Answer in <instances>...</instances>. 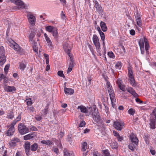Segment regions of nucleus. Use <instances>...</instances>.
Returning <instances> with one entry per match:
<instances>
[{
	"label": "nucleus",
	"mask_w": 156,
	"mask_h": 156,
	"mask_svg": "<svg viewBox=\"0 0 156 156\" xmlns=\"http://www.w3.org/2000/svg\"><path fill=\"white\" fill-rule=\"evenodd\" d=\"M93 118L97 126H100L102 123L101 119L97 109L96 108H93L92 112Z\"/></svg>",
	"instance_id": "nucleus-1"
},
{
	"label": "nucleus",
	"mask_w": 156,
	"mask_h": 156,
	"mask_svg": "<svg viewBox=\"0 0 156 156\" xmlns=\"http://www.w3.org/2000/svg\"><path fill=\"white\" fill-rule=\"evenodd\" d=\"M92 40L94 44L98 53V55L101 56L102 54L100 50L101 45L98 37L96 34H94L93 36Z\"/></svg>",
	"instance_id": "nucleus-2"
},
{
	"label": "nucleus",
	"mask_w": 156,
	"mask_h": 156,
	"mask_svg": "<svg viewBox=\"0 0 156 156\" xmlns=\"http://www.w3.org/2000/svg\"><path fill=\"white\" fill-rule=\"evenodd\" d=\"M18 129L19 132L21 135L24 134L29 132V129L28 128L22 123L19 124Z\"/></svg>",
	"instance_id": "nucleus-3"
},
{
	"label": "nucleus",
	"mask_w": 156,
	"mask_h": 156,
	"mask_svg": "<svg viewBox=\"0 0 156 156\" xmlns=\"http://www.w3.org/2000/svg\"><path fill=\"white\" fill-rule=\"evenodd\" d=\"M6 61L5 55L4 47L2 46L0 47V64L1 66L3 65Z\"/></svg>",
	"instance_id": "nucleus-4"
},
{
	"label": "nucleus",
	"mask_w": 156,
	"mask_h": 156,
	"mask_svg": "<svg viewBox=\"0 0 156 156\" xmlns=\"http://www.w3.org/2000/svg\"><path fill=\"white\" fill-rule=\"evenodd\" d=\"M113 126L117 130L120 131L124 126V123L121 121L116 120L114 122Z\"/></svg>",
	"instance_id": "nucleus-5"
},
{
	"label": "nucleus",
	"mask_w": 156,
	"mask_h": 156,
	"mask_svg": "<svg viewBox=\"0 0 156 156\" xmlns=\"http://www.w3.org/2000/svg\"><path fill=\"white\" fill-rule=\"evenodd\" d=\"M63 48L65 51L69 55L70 58H71V55L70 54V51L72 47L71 43L66 42L63 45Z\"/></svg>",
	"instance_id": "nucleus-6"
},
{
	"label": "nucleus",
	"mask_w": 156,
	"mask_h": 156,
	"mask_svg": "<svg viewBox=\"0 0 156 156\" xmlns=\"http://www.w3.org/2000/svg\"><path fill=\"white\" fill-rule=\"evenodd\" d=\"M10 1L18 6V9H23L26 8L23 2L20 0H10Z\"/></svg>",
	"instance_id": "nucleus-7"
},
{
	"label": "nucleus",
	"mask_w": 156,
	"mask_h": 156,
	"mask_svg": "<svg viewBox=\"0 0 156 156\" xmlns=\"http://www.w3.org/2000/svg\"><path fill=\"white\" fill-rule=\"evenodd\" d=\"M10 46L20 54H22L24 53V50L21 48L16 43H15L14 44H12Z\"/></svg>",
	"instance_id": "nucleus-8"
},
{
	"label": "nucleus",
	"mask_w": 156,
	"mask_h": 156,
	"mask_svg": "<svg viewBox=\"0 0 156 156\" xmlns=\"http://www.w3.org/2000/svg\"><path fill=\"white\" fill-rule=\"evenodd\" d=\"M27 17L30 23L32 26H34L36 21L35 16L31 12H29L27 14Z\"/></svg>",
	"instance_id": "nucleus-9"
},
{
	"label": "nucleus",
	"mask_w": 156,
	"mask_h": 156,
	"mask_svg": "<svg viewBox=\"0 0 156 156\" xmlns=\"http://www.w3.org/2000/svg\"><path fill=\"white\" fill-rule=\"evenodd\" d=\"M44 35L48 44V48L51 50L53 49L54 48V45L53 44L51 40L46 33H44Z\"/></svg>",
	"instance_id": "nucleus-10"
},
{
	"label": "nucleus",
	"mask_w": 156,
	"mask_h": 156,
	"mask_svg": "<svg viewBox=\"0 0 156 156\" xmlns=\"http://www.w3.org/2000/svg\"><path fill=\"white\" fill-rule=\"evenodd\" d=\"M129 139L132 143L135 144V145H137L138 143V140L136 136L133 133H131L129 136Z\"/></svg>",
	"instance_id": "nucleus-11"
},
{
	"label": "nucleus",
	"mask_w": 156,
	"mask_h": 156,
	"mask_svg": "<svg viewBox=\"0 0 156 156\" xmlns=\"http://www.w3.org/2000/svg\"><path fill=\"white\" fill-rule=\"evenodd\" d=\"M110 98L111 101L112 106L114 108L116 101V99L113 91L109 92Z\"/></svg>",
	"instance_id": "nucleus-12"
},
{
	"label": "nucleus",
	"mask_w": 156,
	"mask_h": 156,
	"mask_svg": "<svg viewBox=\"0 0 156 156\" xmlns=\"http://www.w3.org/2000/svg\"><path fill=\"white\" fill-rule=\"evenodd\" d=\"M110 98L111 101L112 106L114 108L116 101V99L113 91L109 92Z\"/></svg>",
	"instance_id": "nucleus-13"
},
{
	"label": "nucleus",
	"mask_w": 156,
	"mask_h": 156,
	"mask_svg": "<svg viewBox=\"0 0 156 156\" xmlns=\"http://www.w3.org/2000/svg\"><path fill=\"white\" fill-rule=\"evenodd\" d=\"M97 30L98 31L99 34L100 35L101 39L103 41V47L104 48H105V42L104 41L105 39V36L104 33L101 31V30L100 28L99 27H97Z\"/></svg>",
	"instance_id": "nucleus-14"
},
{
	"label": "nucleus",
	"mask_w": 156,
	"mask_h": 156,
	"mask_svg": "<svg viewBox=\"0 0 156 156\" xmlns=\"http://www.w3.org/2000/svg\"><path fill=\"white\" fill-rule=\"evenodd\" d=\"M14 125H12V123H11L10 127L8 130L7 132V135L8 136H10L13 135L15 130L14 127Z\"/></svg>",
	"instance_id": "nucleus-15"
},
{
	"label": "nucleus",
	"mask_w": 156,
	"mask_h": 156,
	"mask_svg": "<svg viewBox=\"0 0 156 156\" xmlns=\"http://www.w3.org/2000/svg\"><path fill=\"white\" fill-rule=\"evenodd\" d=\"M150 125L151 129H154L155 128L156 124V119H154V118H150Z\"/></svg>",
	"instance_id": "nucleus-16"
},
{
	"label": "nucleus",
	"mask_w": 156,
	"mask_h": 156,
	"mask_svg": "<svg viewBox=\"0 0 156 156\" xmlns=\"http://www.w3.org/2000/svg\"><path fill=\"white\" fill-rule=\"evenodd\" d=\"M116 83L118 87H119L121 90L124 91L126 90L124 86L122 84V80L119 79H118L116 81Z\"/></svg>",
	"instance_id": "nucleus-17"
},
{
	"label": "nucleus",
	"mask_w": 156,
	"mask_h": 156,
	"mask_svg": "<svg viewBox=\"0 0 156 156\" xmlns=\"http://www.w3.org/2000/svg\"><path fill=\"white\" fill-rule=\"evenodd\" d=\"M30 144L29 142H26L25 144V151L27 156L29 155L30 149Z\"/></svg>",
	"instance_id": "nucleus-18"
},
{
	"label": "nucleus",
	"mask_w": 156,
	"mask_h": 156,
	"mask_svg": "<svg viewBox=\"0 0 156 156\" xmlns=\"http://www.w3.org/2000/svg\"><path fill=\"white\" fill-rule=\"evenodd\" d=\"M94 7L96 8V10L99 12L102 13L103 12L102 7L99 4L97 1L95 2Z\"/></svg>",
	"instance_id": "nucleus-19"
},
{
	"label": "nucleus",
	"mask_w": 156,
	"mask_h": 156,
	"mask_svg": "<svg viewBox=\"0 0 156 156\" xmlns=\"http://www.w3.org/2000/svg\"><path fill=\"white\" fill-rule=\"evenodd\" d=\"M4 90L5 91L10 92L15 91L16 90V88L13 86H7L4 87Z\"/></svg>",
	"instance_id": "nucleus-20"
},
{
	"label": "nucleus",
	"mask_w": 156,
	"mask_h": 156,
	"mask_svg": "<svg viewBox=\"0 0 156 156\" xmlns=\"http://www.w3.org/2000/svg\"><path fill=\"white\" fill-rule=\"evenodd\" d=\"M64 91L66 94H72L74 93V90L71 88H67L65 86L64 88Z\"/></svg>",
	"instance_id": "nucleus-21"
},
{
	"label": "nucleus",
	"mask_w": 156,
	"mask_h": 156,
	"mask_svg": "<svg viewBox=\"0 0 156 156\" xmlns=\"http://www.w3.org/2000/svg\"><path fill=\"white\" fill-rule=\"evenodd\" d=\"M136 20L137 25L140 27H141L142 25V21L140 15H138L135 16Z\"/></svg>",
	"instance_id": "nucleus-22"
},
{
	"label": "nucleus",
	"mask_w": 156,
	"mask_h": 156,
	"mask_svg": "<svg viewBox=\"0 0 156 156\" xmlns=\"http://www.w3.org/2000/svg\"><path fill=\"white\" fill-rule=\"evenodd\" d=\"M144 40H140L139 42V44L141 52L142 54H143L144 53V44L143 41Z\"/></svg>",
	"instance_id": "nucleus-23"
},
{
	"label": "nucleus",
	"mask_w": 156,
	"mask_h": 156,
	"mask_svg": "<svg viewBox=\"0 0 156 156\" xmlns=\"http://www.w3.org/2000/svg\"><path fill=\"white\" fill-rule=\"evenodd\" d=\"M127 91L131 93L134 97H137L138 96V94L136 93L135 91L131 87L127 89Z\"/></svg>",
	"instance_id": "nucleus-24"
},
{
	"label": "nucleus",
	"mask_w": 156,
	"mask_h": 156,
	"mask_svg": "<svg viewBox=\"0 0 156 156\" xmlns=\"http://www.w3.org/2000/svg\"><path fill=\"white\" fill-rule=\"evenodd\" d=\"M140 40H144L143 41L144 44V43H145V50L147 52L149 48V44L147 42V40L145 37H144L143 38L140 39Z\"/></svg>",
	"instance_id": "nucleus-25"
},
{
	"label": "nucleus",
	"mask_w": 156,
	"mask_h": 156,
	"mask_svg": "<svg viewBox=\"0 0 156 156\" xmlns=\"http://www.w3.org/2000/svg\"><path fill=\"white\" fill-rule=\"evenodd\" d=\"M26 67V63L25 61H22L19 63V68L22 70H24Z\"/></svg>",
	"instance_id": "nucleus-26"
},
{
	"label": "nucleus",
	"mask_w": 156,
	"mask_h": 156,
	"mask_svg": "<svg viewBox=\"0 0 156 156\" xmlns=\"http://www.w3.org/2000/svg\"><path fill=\"white\" fill-rule=\"evenodd\" d=\"M128 77L129 78L134 77L133 72L132 70V67L131 66H129L128 68Z\"/></svg>",
	"instance_id": "nucleus-27"
},
{
	"label": "nucleus",
	"mask_w": 156,
	"mask_h": 156,
	"mask_svg": "<svg viewBox=\"0 0 156 156\" xmlns=\"http://www.w3.org/2000/svg\"><path fill=\"white\" fill-rule=\"evenodd\" d=\"M51 33L55 39H56L58 38V33L57 28L55 27L54 28Z\"/></svg>",
	"instance_id": "nucleus-28"
},
{
	"label": "nucleus",
	"mask_w": 156,
	"mask_h": 156,
	"mask_svg": "<svg viewBox=\"0 0 156 156\" xmlns=\"http://www.w3.org/2000/svg\"><path fill=\"white\" fill-rule=\"evenodd\" d=\"M78 109H80V111L82 112L86 113L87 112V109L83 105H81L78 106Z\"/></svg>",
	"instance_id": "nucleus-29"
},
{
	"label": "nucleus",
	"mask_w": 156,
	"mask_h": 156,
	"mask_svg": "<svg viewBox=\"0 0 156 156\" xmlns=\"http://www.w3.org/2000/svg\"><path fill=\"white\" fill-rule=\"evenodd\" d=\"M100 26L102 30L104 31L105 32L107 30V28L106 25L105 23L103 21H101L100 23Z\"/></svg>",
	"instance_id": "nucleus-30"
},
{
	"label": "nucleus",
	"mask_w": 156,
	"mask_h": 156,
	"mask_svg": "<svg viewBox=\"0 0 156 156\" xmlns=\"http://www.w3.org/2000/svg\"><path fill=\"white\" fill-rule=\"evenodd\" d=\"M41 143L43 144H45L47 145H50L53 144L52 141L50 140H43L41 141Z\"/></svg>",
	"instance_id": "nucleus-31"
},
{
	"label": "nucleus",
	"mask_w": 156,
	"mask_h": 156,
	"mask_svg": "<svg viewBox=\"0 0 156 156\" xmlns=\"http://www.w3.org/2000/svg\"><path fill=\"white\" fill-rule=\"evenodd\" d=\"M64 156H74V154L72 152H69L66 149L64 151Z\"/></svg>",
	"instance_id": "nucleus-32"
},
{
	"label": "nucleus",
	"mask_w": 156,
	"mask_h": 156,
	"mask_svg": "<svg viewBox=\"0 0 156 156\" xmlns=\"http://www.w3.org/2000/svg\"><path fill=\"white\" fill-rule=\"evenodd\" d=\"M81 150L83 151H85L87 149V144L86 142H83L82 143Z\"/></svg>",
	"instance_id": "nucleus-33"
},
{
	"label": "nucleus",
	"mask_w": 156,
	"mask_h": 156,
	"mask_svg": "<svg viewBox=\"0 0 156 156\" xmlns=\"http://www.w3.org/2000/svg\"><path fill=\"white\" fill-rule=\"evenodd\" d=\"M129 80L130 84L133 86H135L136 85V83L134 79V77H131L129 78Z\"/></svg>",
	"instance_id": "nucleus-34"
},
{
	"label": "nucleus",
	"mask_w": 156,
	"mask_h": 156,
	"mask_svg": "<svg viewBox=\"0 0 156 156\" xmlns=\"http://www.w3.org/2000/svg\"><path fill=\"white\" fill-rule=\"evenodd\" d=\"M110 146L113 149L117 148L118 146L117 143L115 141H113L110 144Z\"/></svg>",
	"instance_id": "nucleus-35"
},
{
	"label": "nucleus",
	"mask_w": 156,
	"mask_h": 156,
	"mask_svg": "<svg viewBox=\"0 0 156 156\" xmlns=\"http://www.w3.org/2000/svg\"><path fill=\"white\" fill-rule=\"evenodd\" d=\"M136 145L135 144H133V143L130 144L128 146V147L132 151H134L136 148Z\"/></svg>",
	"instance_id": "nucleus-36"
},
{
	"label": "nucleus",
	"mask_w": 156,
	"mask_h": 156,
	"mask_svg": "<svg viewBox=\"0 0 156 156\" xmlns=\"http://www.w3.org/2000/svg\"><path fill=\"white\" fill-rule=\"evenodd\" d=\"M21 119V115L20 114L17 117H16V119L14 120L12 122V125H15L17 122L19 121Z\"/></svg>",
	"instance_id": "nucleus-37"
},
{
	"label": "nucleus",
	"mask_w": 156,
	"mask_h": 156,
	"mask_svg": "<svg viewBox=\"0 0 156 156\" xmlns=\"http://www.w3.org/2000/svg\"><path fill=\"white\" fill-rule=\"evenodd\" d=\"M122 66V63L118 61L116 63L115 67L116 69H121Z\"/></svg>",
	"instance_id": "nucleus-38"
},
{
	"label": "nucleus",
	"mask_w": 156,
	"mask_h": 156,
	"mask_svg": "<svg viewBox=\"0 0 156 156\" xmlns=\"http://www.w3.org/2000/svg\"><path fill=\"white\" fill-rule=\"evenodd\" d=\"M37 143H34L30 147V150L32 151H35L37 149Z\"/></svg>",
	"instance_id": "nucleus-39"
},
{
	"label": "nucleus",
	"mask_w": 156,
	"mask_h": 156,
	"mask_svg": "<svg viewBox=\"0 0 156 156\" xmlns=\"http://www.w3.org/2000/svg\"><path fill=\"white\" fill-rule=\"evenodd\" d=\"M107 87L108 89V92L113 91L112 89V86L109 82H107L106 83Z\"/></svg>",
	"instance_id": "nucleus-40"
},
{
	"label": "nucleus",
	"mask_w": 156,
	"mask_h": 156,
	"mask_svg": "<svg viewBox=\"0 0 156 156\" xmlns=\"http://www.w3.org/2000/svg\"><path fill=\"white\" fill-rule=\"evenodd\" d=\"M14 117L13 113L12 112L7 113L6 117L8 119H12Z\"/></svg>",
	"instance_id": "nucleus-41"
},
{
	"label": "nucleus",
	"mask_w": 156,
	"mask_h": 156,
	"mask_svg": "<svg viewBox=\"0 0 156 156\" xmlns=\"http://www.w3.org/2000/svg\"><path fill=\"white\" fill-rule=\"evenodd\" d=\"M55 28V27H54L52 26H48L46 27L45 29L48 32L51 33V32L53 31V29Z\"/></svg>",
	"instance_id": "nucleus-42"
},
{
	"label": "nucleus",
	"mask_w": 156,
	"mask_h": 156,
	"mask_svg": "<svg viewBox=\"0 0 156 156\" xmlns=\"http://www.w3.org/2000/svg\"><path fill=\"white\" fill-rule=\"evenodd\" d=\"M33 136L32 134H29L24 136V140H28L32 138Z\"/></svg>",
	"instance_id": "nucleus-43"
},
{
	"label": "nucleus",
	"mask_w": 156,
	"mask_h": 156,
	"mask_svg": "<svg viewBox=\"0 0 156 156\" xmlns=\"http://www.w3.org/2000/svg\"><path fill=\"white\" fill-rule=\"evenodd\" d=\"M151 118H154V119H156V108H155L152 112L151 114Z\"/></svg>",
	"instance_id": "nucleus-44"
},
{
	"label": "nucleus",
	"mask_w": 156,
	"mask_h": 156,
	"mask_svg": "<svg viewBox=\"0 0 156 156\" xmlns=\"http://www.w3.org/2000/svg\"><path fill=\"white\" fill-rule=\"evenodd\" d=\"M102 152L105 154V156H111L110 153L108 150H103Z\"/></svg>",
	"instance_id": "nucleus-45"
},
{
	"label": "nucleus",
	"mask_w": 156,
	"mask_h": 156,
	"mask_svg": "<svg viewBox=\"0 0 156 156\" xmlns=\"http://www.w3.org/2000/svg\"><path fill=\"white\" fill-rule=\"evenodd\" d=\"M135 110L133 108H130L128 111V113L132 115H133L135 113Z\"/></svg>",
	"instance_id": "nucleus-46"
},
{
	"label": "nucleus",
	"mask_w": 156,
	"mask_h": 156,
	"mask_svg": "<svg viewBox=\"0 0 156 156\" xmlns=\"http://www.w3.org/2000/svg\"><path fill=\"white\" fill-rule=\"evenodd\" d=\"M58 76L60 77H63L64 78H65V76L63 73L62 71H59L57 73Z\"/></svg>",
	"instance_id": "nucleus-47"
},
{
	"label": "nucleus",
	"mask_w": 156,
	"mask_h": 156,
	"mask_svg": "<svg viewBox=\"0 0 156 156\" xmlns=\"http://www.w3.org/2000/svg\"><path fill=\"white\" fill-rule=\"evenodd\" d=\"M37 43H34V45L33 46V50L35 51V52H36L37 53V51H38V47L37 46Z\"/></svg>",
	"instance_id": "nucleus-48"
},
{
	"label": "nucleus",
	"mask_w": 156,
	"mask_h": 156,
	"mask_svg": "<svg viewBox=\"0 0 156 156\" xmlns=\"http://www.w3.org/2000/svg\"><path fill=\"white\" fill-rule=\"evenodd\" d=\"M9 65L7 64L5 67L4 68V71L5 74H6L8 71L9 69Z\"/></svg>",
	"instance_id": "nucleus-49"
},
{
	"label": "nucleus",
	"mask_w": 156,
	"mask_h": 156,
	"mask_svg": "<svg viewBox=\"0 0 156 156\" xmlns=\"http://www.w3.org/2000/svg\"><path fill=\"white\" fill-rule=\"evenodd\" d=\"M25 101L27 102V105H30L32 104L30 98L27 99L25 100Z\"/></svg>",
	"instance_id": "nucleus-50"
},
{
	"label": "nucleus",
	"mask_w": 156,
	"mask_h": 156,
	"mask_svg": "<svg viewBox=\"0 0 156 156\" xmlns=\"http://www.w3.org/2000/svg\"><path fill=\"white\" fill-rule=\"evenodd\" d=\"M35 36V34L34 33H31L29 36V40L30 41H32L33 40L34 38V37Z\"/></svg>",
	"instance_id": "nucleus-51"
},
{
	"label": "nucleus",
	"mask_w": 156,
	"mask_h": 156,
	"mask_svg": "<svg viewBox=\"0 0 156 156\" xmlns=\"http://www.w3.org/2000/svg\"><path fill=\"white\" fill-rule=\"evenodd\" d=\"M52 151L55 152L56 154H58L59 152L58 149L57 148L54 147L52 149Z\"/></svg>",
	"instance_id": "nucleus-52"
},
{
	"label": "nucleus",
	"mask_w": 156,
	"mask_h": 156,
	"mask_svg": "<svg viewBox=\"0 0 156 156\" xmlns=\"http://www.w3.org/2000/svg\"><path fill=\"white\" fill-rule=\"evenodd\" d=\"M86 124L85 122L84 121H82L80 123L79 126L80 127H82L84 126Z\"/></svg>",
	"instance_id": "nucleus-53"
},
{
	"label": "nucleus",
	"mask_w": 156,
	"mask_h": 156,
	"mask_svg": "<svg viewBox=\"0 0 156 156\" xmlns=\"http://www.w3.org/2000/svg\"><path fill=\"white\" fill-rule=\"evenodd\" d=\"M2 79H3L4 82L5 83H7L9 80L8 78L4 75L3 77H2Z\"/></svg>",
	"instance_id": "nucleus-54"
},
{
	"label": "nucleus",
	"mask_w": 156,
	"mask_h": 156,
	"mask_svg": "<svg viewBox=\"0 0 156 156\" xmlns=\"http://www.w3.org/2000/svg\"><path fill=\"white\" fill-rule=\"evenodd\" d=\"M117 138L118 139V141H121L123 139V138L122 136H120V135H119V136H118Z\"/></svg>",
	"instance_id": "nucleus-55"
},
{
	"label": "nucleus",
	"mask_w": 156,
	"mask_h": 156,
	"mask_svg": "<svg viewBox=\"0 0 156 156\" xmlns=\"http://www.w3.org/2000/svg\"><path fill=\"white\" fill-rule=\"evenodd\" d=\"M108 55L110 58H112L114 57V54L112 51L108 52Z\"/></svg>",
	"instance_id": "nucleus-56"
},
{
	"label": "nucleus",
	"mask_w": 156,
	"mask_h": 156,
	"mask_svg": "<svg viewBox=\"0 0 156 156\" xmlns=\"http://www.w3.org/2000/svg\"><path fill=\"white\" fill-rule=\"evenodd\" d=\"M130 34L132 36H134L135 34V30L133 29H132L130 31Z\"/></svg>",
	"instance_id": "nucleus-57"
},
{
	"label": "nucleus",
	"mask_w": 156,
	"mask_h": 156,
	"mask_svg": "<svg viewBox=\"0 0 156 156\" xmlns=\"http://www.w3.org/2000/svg\"><path fill=\"white\" fill-rule=\"evenodd\" d=\"M72 58V55H71V58ZM70 59L71 60V62H70V63L69 64V67L73 68V62L72 61V58H70Z\"/></svg>",
	"instance_id": "nucleus-58"
},
{
	"label": "nucleus",
	"mask_w": 156,
	"mask_h": 156,
	"mask_svg": "<svg viewBox=\"0 0 156 156\" xmlns=\"http://www.w3.org/2000/svg\"><path fill=\"white\" fill-rule=\"evenodd\" d=\"M27 109L29 110L30 112H33L34 108L33 107H30L27 108Z\"/></svg>",
	"instance_id": "nucleus-59"
},
{
	"label": "nucleus",
	"mask_w": 156,
	"mask_h": 156,
	"mask_svg": "<svg viewBox=\"0 0 156 156\" xmlns=\"http://www.w3.org/2000/svg\"><path fill=\"white\" fill-rule=\"evenodd\" d=\"M61 17L62 19H65L66 18V16L65 14L62 11L61 12Z\"/></svg>",
	"instance_id": "nucleus-60"
},
{
	"label": "nucleus",
	"mask_w": 156,
	"mask_h": 156,
	"mask_svg": "<svg viewBox=\"0 0 156 156\" xmlns=\"http://www.w3.org/2000/svg\"><path fill=\"white\" fill-rule=\"evenodd\" d=\"M30 129L32 131H37V129L35 126H32L30 128Z\"/></svg>",
	"instance_id": "nucleus-61"
},
{
	"label": "nucleus",
	"mask_w": 156,
	"mask_h": 156,
	"mask_svg": "<svg viewBox=\"0 0 156 156\" xmlns=\"http://www.w3.org/2000/svg\"><path fill=\"white\" fill-rule=\"evenodd\" d=\"M35 119L37 121H40L42 119V117L41 116L37 115L35 117Z\"/></svg>",
	"instance_id": "nucleus-62"
},
{
	"label": "nucleus",
	"mask_w": 156,
	"mask_h": 156,
	"mask_svg": "<svg viewBox=\"0 0 156 156\" xmlns=\"http://www.w3.org/2000/svg\"><path fill=\"white\" fill-rule=\"evenodd\" d=\"M16 143V142L14 141V140H12L10 141V144L11 145H15Z\"/></svg>",
	"instance_id": "nucleus-63"
},
{
	"label": "nucleus",
	"mask_w": 156,
	"mask_h": 156,
	"mask_svg": "<svg viewBox=\"0 0 156 156\" xmlns=\"http://www.w3.org/2000/svg\"><path fill=\"white\" fill-rule=\"evenodd\" d=\"M136 101L138 103H141L143 102V101L140 100L138 98H136L135 99Z\"/></svg>",
	"instance_id": "nucleus-64"
}]
</instances>
